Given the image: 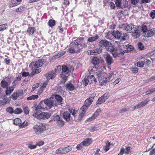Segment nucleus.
Listing matches in <instances>:
<instances>
[{"mask_svg":"<svg viewBox=\"0 0 155 155\" xmlns=\"http://www.w3.org/2000/svg\"><path fill=\"white\" fill-rule=\"evenodd\" d=\"M22 76L23 77H25L27 76H29V77H31V76H30V74H29L28 72H21Z\"/></svg>","mask_w":155,"mask_h":155,"instance_id":"4d7b16f0","label":"nucleus"},{"mask_svg":"<svg viewBox=\"0 0 155 155\" xmlns=\"http://www.w3.org/2000/svg\"><path fill=\"white\" fill-rule=\"evenodd\" d=\"M56 72V70L55 69L54 71H52L46 74L45 75L47 78V81H48L50 79L54 78L55 76Z\"/></svg>","mask_w":155,"mask_h":155,"instance_id":"9b49d317","label":"nucleus"},{"mask_svg":"<svg viewBox=\"0 0 155 155\" xmlns=\"http://www.w3.org/2000/svg\"><path fill=\"white\" fill-rule=\"evenodd\" d=\"M90 54L93 55L94 54H98L101 53L102 51V49L99 48H96L94 49H92L89 51Z\"/></svg>","mask_w":155,"mask_h":155,"instance_id":"6ab92c4d","label":"nucleus"},{"mask_svg":"<svg viewBox=\"0 0 155 155\" xmlns=\"http://www.w3.org/2000/svg\"><path fill=\"white\" fill-rule=\"evenodd\" d=\"M38 98V95H32L28 97L27 98V100H34L36 99H37Z\"/></svg>","mask_w":155,"mask_h":155,"instance_id":"c756f323","label":"nucleus"},{"mask_svg":"<svg viewBox=\"0 0 155 155\" xmlns=\"http://www.w3.org/2000/svg\"><path fill=\"white\" fill-rule=\"evenodd\" d=\"M61 69L62 73L61 74V77L63 79L62 81L65 82L67 80V77L70 74L71 71H74V68L72 67H71L70 68L68 67L65 65H63L62 66Z\"/></svg>","mask_w":155,"mask_h":155,"instance_id":"20e7f679","label":"nucleus"},{"mask_svg":"<svg viewBox=\"0 0 155 155\" xmlns=\"http://www.w3.org/2000/svg\"><path fill=\"white\" fill-rule=\"evenodd\" d=\"M44 103L48 106L49 108H51L53 106L54 101L50 99H45L41 101L39 104L35 107V114L36 115V113L40 111L41 110H44L45 109L42 107L43 104Z\"/></svg>","mask_w":155,"mask_h":155,"instance_id":"f03ea898","label":"nucleus"},{"mask_svg":"<svg viewBox=\"0 0 155 155\" xmlns=\"http://www.w3.org/2000/svg\"><path fill=\"white\" fill-rule=\"evenodd\" d=\"M7 28V24L0 25V31H3Z\"/></svg>","mask_w":155,"mask_h":155,"instance_id":"49530a36","label":"nucleus"},{"mask_svg":"<svg viewBox=\"0 0 155 155\" xmlns=\"http://www.w3.org/2000/svg\"><path fill=\"white\" fill-rule=\"evenodd\" d=\"M45 63L44 59H39L35 62H31L29 65V67L32 70V72L31 73L30 76H33L36 74L40 73L41 71V68L39 67H41Z\"/></svg>","mask_w":155,"mask_h":155,"instance_id":"f257e3e1","label":"nucleus"},{"mask_svg":"<svg viewBox=\"0 0 155 155\" xmlns=\"http://www.w3.org/2000/svg\"><path fill=\"white\" fill-rule=\"evenodd\" d=\"M128 110V109L126 107H124L119 110V113H122L127 111Z\"/></svg>","mask_w":155,"mask_h":155,"instance_id":"0e129e2a","label":"nucleus"},{"mask_svg":"<svg viewBox=\"0 0 155 155\" xmlns=\"http://www.w3.org/2000/svg\"><path fill=\"white\" fill-rule=\"evenodd\" d=\"M93 101L92 100L87 98L85 101L84 104L89 107L90 105L92 104Z\"/></svg>","mask_w":155,"mask_h":155,"instance_id":"7c9ffc66","label":"nucleus"},{"mask_svg":"<svg viewBox=\"0 0 155 155\" xmlns=\"http://www.w3.org/2000/svg\"><path fill=\"white\" fill-rule=\"evenodd\" d=\"M37 147L36 145H33L32 143H30L28 145V147L30 149H34Z\"/></svg>","mask_w":155,"mask_h":155,"instance_id":"864d4df0","label":"nucleus"},{"mask_svg":"<svg viewBox=\"0 0 155 155\" xmlns=\"http://www.w3.org/2000/svg\"><path fill=\"white\" fill-rule=\"evenodd\" d=\"M144 65V63L142 61L138 62L137 63V66L140 68L143 67Z\"/></svg>","mask_w":155,"mask_h":155,"instance_id":"c03bdc74","label":"nucleus"},{"mask_svg":"<svg viewBox=\"0 0 155 155\" xmlns=\"http://www.w3.org/2000/svg\"><path fill=\"white\" fill-rule=\"evenodd\" d=\"M153 35V32H152L151 29L147 30L145 32H143L142 36L145 37H151Z\"/></svg>","mask_w":155,"mask_h":155,"instance_id":"dca6fc26","label":"nucleus"},{"mask_svg":"<svg viewBox=\"0 0 155 155\" xmlns=\"http://www.w3.org/2000/svg\"><path fill=\"white\" fill-rule=\"evenodd\" d=\"M92 142V140L91 138H86L82 142L83 146H87L90 145Z\"/></svg>","mask_w":155,"mask_h":155,"instance_id":"2eb2a0df","label":"nucleus"},{"mask_svg":"<svg viewBox=\"0 0 155 155\" xmlns=\"http://www.w3.org/2000/svg\"><path fill=\"white\" fill-rule=\"evenodd\" d=\"M51 114L46 112H42L39 114L37 115L38 117L41 119L45 120L48 119L51 116Z\"/></svg>","mask_w":155,"mask_h":155,"instance_id":"f8f14e48","label":"nucleus"},{"mask_svg":"<svg viewBox=\"0 0 155 155\" xmlns=\"http://www.w3.org/2000/svg\"><path fill=\"white\" fill-rule=\"evenodd\" d=\"M138 31V30L136 28V27H135V25H133V26L132 27V28L130 30V33H133L134 32L136 31Z\"/></svg>","mask_w":155,"mask_h":155,"instance_id":"052dcab7","label":"nucleus"},{"mask_svg":"<svg viewBox=\"0 0 155 155\" xmlns=\"http://www.w3.org/2000/svg\"><path fill=\"white\" fill-rule=\"evenodd\" d=\"M101 112V109L100 108H99L97 109L93 115L96 118L97 117L99 114Z\"/></svg>","mask_w":155,"mask_h":155,"instance_id":"c9c22d12","label":"nucleus"},{"mask_svg":"<svg viewBox=\"0 0 155 155\" xmlns=\"http://www.w3.org/2000/svg\"><path fill=\"white\" fill-rule=\"evenodd\" d=\"M92 63L94 65H97L100 63V60L97 57H94L92 58Z\"/></svg>","mask_w":155,"mask_h":155,"instance_id":"4be33fe9","label":"nucleus"},{"mask_svg":"<svg viewBox=\"0 0 155 155\" xmlns=\"http://www.w3.org/2000/svg\"><path fill=\"white\" fill-rule=\"evenodd\" d=\"M12 96L13 97V99L14 100H16L17 98L18 97L17 93L16 92H14Z\"/></svg>","mask_w":155,"mask_h":155,"instance_id":"bf43d9fd","label":"nucleus"},{"mask_svg":"<svg viewBox=\"0 0 155 155\" xmlns=\"http://www.w3.org/2000/svg\"><path fill=\"white\" fill-rule=\"evenodd\" d=\"M89 106L84 104L83 106L81 107V109L82 110V113L85 114L87 109L88 108Z\"/></svg>","mask_w":155,"mask_h":155,"instance_id":"f704fd0d","label":"nucleus"},{"mask_svg":"<svg viewBox=\"0 0 155 155\" xmlns=\"http://www.w3.org/2000/svg\"><path fill=\"white\" fill-rule=\"evenodd\" d=\"M111 34L113 36H114L117 39H120V37H121L122 34L121 32L117 31H114L112 32Z\"/></svg>","mask_w":155,"mask_h":155,"instance_id":"f3484780","label":"nucleus"},{"mask_svg":"<svg viewBox=\"0 0 155 155\" xmlns=\"http://www.w3.org/2000/svg\"><path fill=\"white\" fill-rule=\"evenodd\" d=\"M69 112L74 117H75V114H76L77 111L75 110L74 109H68Z\"/></svg>","mask_w":155,"mask_h":155,"instance_id":"79ce46f5","label":"nucleus"},{"mask_svg":"<svg viewBox=\"0 0 155 155\" xmlns=\"http://www.w3.org/2000/svg\"><path fill=\"white\" fill-rule=\"evenodd\" d=\"M17 93L18 96L20 98H21L22 95H23V92L22 90L18 91L16 92Z\"/></svg>","mask_w":155,"mask_h":155,"instance_id":"5fc2aeb1","label":"nucleus"},{"mask_svg":"<svg viewBox=\"0 0 155 155\" xmlns=\"http://www.w3.org/2000/svg\"><path fill=\"white\" fill-rule=\"evenodd\" d=\"M72 148V147L70 146L63 147H60L56 150V153L58 154H65L71 151Z\"/></svg>","mask_w":155,"mask_h":155,"instance_id":"0eeeda50","label":"nucleus"},{"mask_svg":"<svg viewBox=\"0 0 155 155\" xmlns=\"http://www.w3.org/2000/svg\"><path fill=\"white\" fill-rule=\"evenodd\" d=\"M100 46L102 47H107V48L109 46H111L112 45L111 44H110L109 42L106 40L105 39H103L101 40L99 43Z\"/></svg>","mask_w":155,"mask_h":155,"instance_id":"ddd939ff","label":"nucleus"},{"mask_svg":"<svg viewBox=\"0 0 155 155\" xmlns=\"http://www.w3.org/2000/svg\"><path fill=\"white\" fill-rule=\"evenodd\" d=\"M84 114L81 112L79 114L78 118L76 120V121L79 122L81 121L82 118L84 116Z\"/></svg>","mask_w":155,"mask_h":155,"instance_id":"e433bc0d","label":"nucleus"},{"mask_svg":"<svg viewBox=\"0 0 155 155\" xmlns=\"http://www.w3.org/2000/svg\"><path fill=\"white\" fill-rule=\"evenodd\" d=\"M119 45V47L115 48L111 45V46L109 47L107 49L111 52L114 58H116L124 55V53L123 52V49Z\"/></svg>","mask_w":155,"mask_h":155,"instance_id":"7ed1b4c3","label":"nucleus"},{"mask_svg":"<svg viewBox=\"0 0 155 155\" xmlns=\"http://www.w3.org/2000/svg\"><path fill=\"white\" fill-rule=\"evenodd\" d=\"M150 17L153 18H155V10H153L150 14Z\"/></svg>","mask_w":155,"mask_h":155,"instance_id":"774afa93","label":"nucleus"},{"mask_svg":"<svg viewBox=\"0 0 155 155\" xmlns=\"http://www.w3.org/2000/svg\"><path fill=\"white\" fill-rule=\"evenodd\" d=\"M155 144H154L153 146L151 147L149 149V150H151L152 149V150L150 151V155H155V148L154 149H153V146Z\"/></svg>","mask_w":155,"mask_h":155,"instance_id":"3c124183","label":"nucleus"},{"mask_svg":"<svg viewBox=\"0 0 155 155\" xmlns=\"http://www.w3.org/2000/svg\"><path fill=\"white\" fill-rule=\"evenodd\" d=\"M106 61L108 65H110L114 62L112 58L109 54L105 58Z\"/></svg>","mask_w":155,"mask_h":155,"instance_id":"4468645a","label":"nucleus"},{"mask_svg":"<svg viewBox=\"0 0 155 155\" xmlns=\"http://www.w3.org/2000/svg\"><path fill=\"white\" fill-rule=\"evenodd\" d=\"M95 93H93L91 94H90L88 98L93 101L94 98L95 97Z\"/></svg>","mask_w":155,"mask_h":155,"instance_id":"13d9d810","label":"nucleus"},{"mask_svg":"<svg viewBox=\"0 0 155 155\" xmlns=\"http://www.w3.org/2000/svg\"><path fill=\"white\" fill-rule=\"evenodd\" d=\"M28 125V122L27 121H25L23 123L19 125L20 128H23L27 126Z\"/></svg>","mask_w":155,"mask_h":155,"instance_id":"09e8293b","label":"nucleus"},{"mask_svg":"<svg viewBox=\"0 0 155 155\" xmlns=\"http://www.w3.org/2000/svg\"><path fill=\"white\" fill-rule=\"evenodd\" d=\"M55 24V21L54 20L51 19L48 21L49 26L52 27L54 26Z\"/></svg>","mask_w":155,"mask_h":155,"instance_id":"a19ab883","label":"nucleus"},{"mask_svg":"<svg viewBox=\"0 0 155 155\" xmlns=\"http://www.w3.org/2000/svg\"><path fill=\"white\" fill-rule=\"evenodd\" d=\"M130 152V147H127L125 149L124 147H122L120 149V151L118 155H123L124 153L128 154Z\"/></svg>","mask_w":155,"mask_h":155,"instance_id":"9d476101","label":"nucleus"},{"mask_svg":"<svg viewBox=\"0 0 155 155\" xmlns=\"http://www.w3.org/2000/svg\"><path fill=\"white\" fill-rule=\"evenodd\" d=\"M96 118L92 115L91 117H89L86 120L87 122H88L94 120Z\"/></svg>","mask_w":155,"mask_h":155,"instance_id":"338daca9","label":"nucleus"},{"mask_svg":"<svg viewBox=\"0 0 155 155\" xmlns=\"http://www.w3.org/2000/svg\"><path fill=\"white\" fill-rule=\"evenodd\" d=\"M21 122V120L19 118H16L14 120V124L16 125L20 124Z\"/></svg>","mask_w":155,"mask_h":155,"instance_id":"473e14b6","label":"nucleus"},{"mask_svg":"<svg viewBox=\"0 0 155 155\" xmlns=\"http://www.w3.org/2000/svg\"><path fill=\"white\" fill-rule=\"evenodd\" d=\"M53 119L54 121H56L58 125L61 127H62L64 125V121L61 119L59 115L56 114H54L53 116Z\"/></svg>","mask_w":155,"mask_h":155,"instance_id":"1a4fd4ad","label":"nucleus"},{"mask_svg":"<svg viewBox=\"0 0 155 155\" xmlns=\"http://www.w3.org/2000/svg\"><path fill=\"white\" fill-rule=\"evenodd\" d=\"M22 111V110L20 108L17 107L14 110V114H21Z\"/></svg>","mask_w":155,"mask_h":155,"instance_id":"cd10ccee","label":"nucleus"},{"mask_svg":"<svg viewBox=\"0 0 155 155\" xmlns=\"http://www.w3.org/2000/svg\"><path fill=\"white\" fill-rule=\"evenodd\" d=\"M126 47H127V48L129 50L130 52L134 50V48L132 45H126Z\"/></svg>","mask_w":155,"mask_h":155,"instance_id":"e2e57ef3","label":"nucleus"},{"mask_svg":"<svg viewBox=\"0 0 155 155\" xmlns=\"http://www.w3.org/2000/svg\"><path fill=\"white\" fill-rule=\"evenodd\" d=\"M109 94L108 93H105L101 97L98 98L96 102V105H98L105 102V101L109 97Z\"/></svg>","mask_w":155,"mask_h":155,"instance_id":"6e6552de","label":"nucleus"},{"mask_svg":"<svg viewBox=\"0 0 155 155\" xmlns=\"http://www.w3.org/2000/svg\"><path fill=\"white\" fill-rule=\"evenodd\" d=\"M148 102L149 101L146 100L139 102L137 105V108H139L144 106H145L148 103Z\"/></svg>","mask_w":155,"mask_h":155,"instance_id":"a211bd4d","label":"nucleus"},{"mask_svg":"<svg viewBox=\"0 0 155 155\" xmlns=\"http://www.w3.org/2000/svg\"><path fill=\"white\" fill-rule=\"evenodd\" d=\"M66 89H68L70 91H73L74 89V86L70 82L68 83L65 86Z\"/></svg>","mask_w":155,"mask_h":155,"instance_id":"aec40b11","label":"nucleus"},{"mask_svg":"<svg viewBox=\"0 0 155 155\" xmlns=\"http://www.w3.org/2000/svg\"><path fill=\"white\" fill-rule=\"evenodd\" d=\"M110 78L109 77H108L107 78H105V79H104V78H102V81H101V82H103L105 84L107 83L108 82H109V80H110Z\"/></svg>","mask_w":155,"mask_h":155,"instance_id":"6e6d98bb","label":"nucleus"},{"mask_svg":"<svg viewBox=\"0 0 155 155\" xmlns=\"http://www.w3.org/2000/svg\"><path fill=\"white\" fill-rule=\"evenodd\" d=\"M89 77L88 76H86L84 78L83 81V83L85 86L87 85L89 82Z\"/></svg>","mask_w":155,"mask_h":155,"instance_id":"2f4dec72","label":"nucleus"},{"mask_svg":"<svg viewBox=\"0 0 155 155\" xmlns=\"http://www.w3.org/2000/svg\"><path fill=\"white\" fill-rule=\"evenodd\" d=\"M33 129L35 132L37 134H39L44 132L45 130L46 127L45 125L38 123L34 126Z\"/></svg>","mask_w":155,"mask_h":155,"instance_id":"423d86ee","label":"nucleus"},{"mask_svg":"<svg viewBox=\"0 0 155 155\" xmlns=\"http://www.w3.org/2000/svg\"><path fill=\"white\" fill-rule=\"evenodd\" d=\"M123 5L121 7L122 8H127L128 7V3L127 2L125 1L123 2Z\"/></svg>","mask_w":155,"mask_h":155,"instance_id":"603ef678","label":"nucleus"},{"mask_svg":"<svg viewBox=\"0 0 155 155\" xmlns=\"http://www.w3.org/2000/svg\"><path fill=\"white\" fill-rule=\"evenodd\" d=\"M110 145V143L108 141H107V143L106 144V145L103 147L104 150L106 152L109 149V146Z\"/></svg>","mask_w":155,"mask_h":155,"instance_id":"4c0bfd02","label":"nucleus"},{"mask_svg":"<svg viewBox=\"0 0 155 155\" xmlns=\"http://www.w3.org/2000/svg\"><path fill=\"white\" fill-rule=\"evenodd\" d=\"M7 103V99L5 98H4L3 100L0 101V107L4 105L5 104H6Z\"/></svg>","mask_w":155,"mask_h":155,"instance_id":"de8ad7c7","label":"nucleus"},{"mask_svg":"<svg viewBox=\"0 0 155 155\" xmlns=\"http://www.w3.org/2000/svg\"><path fill=\"white\" fill-rule=\"evenodd\" d=\"M121 0H116L115 4L117 7H120L121 6Z\"/></svg>","mask_w":155,"mask_h":155,"instance_id":"a18cd8bd","label":"nucleus"},{"mask_svg":"<svg viewBox=\"0 0 155 155\" xmlns=\"http://www.w3.org/2000/svg\"><path fill=\"white\" fill-rule=\"evenodd\" d=\"M34 28L33 27L28 28L27 31L29 34V35H31L33 34L34 33Z\"/></svg>","mask_w":155,"mask_h":155,"instance_id":"72a5a7b5","label":"nucleus"},{"mask_svg":"<svg viewBox=\"0 0 155 155\" xmlns=\"http://www.w3.org/2000/svg\"><path fill=\"white\" fill-rule=\"evenodd\" d=\"M133 25H129L126 27L125 25L124 24L123 25V27L125 28V30L129 31L130 32V30L132 28V27Z\"/></svg>","mask_w":155,"mask_h":155,"instance_id":"a878e982","label":"nucleus"},{"mask_svg":"<svg viewBox=\"0 0 155 155\" xmlns=\"http://www.w3.org/2000/svg\"><path fill=\"white\" fill-rule=\"evenodd\" d=\"M155 92V88H153L146 91L145 93L146 95L151 94Z\"/></svg>","mask_w":155,"mask_h":155,"instance_id":"58836bf2","label":"nucleus"},{"mask_svg":"<svg viewBox=\"0 0 155 155\" xmlns=\"http://www.w3.org/2000/svg\"><path fill=\"white\" fill-rule=\"evenodd\" d=\"M55 99L59 103H61L63 100L62 98L60 95H56L55 96Z\"/></svg>","mask_w":155,"mask_h":155,"instance_id":"c85d7f7f","label":"nucleus"},{"mask_svg":"<svg viewBox=\"0 0 155 155\" xmlns=\"http://www.w3.org/2000/svg\"><path fill=\"white\" fill-rule=\"evenodd\" d=\"M132 35L133 36L134 38H139L140 36V34L138 31H137L133 33L132 34Z\"/></svg>","mask_w":155,"mask_h":155,"instance_id":"ea45409f","label":"nucleus"},{"mask_svg":"<svg viewBox=\"0 0 155 155\" xmlns=\"http://www.w3.org/2000/svg\"><path fill=\"white\" fill-rule=\"evenodd\" d=\"M97 78L99 82H101L103 78V75L101 72H99L97 74Z\"/></svg>","mask_w":155,"mask_h":155,"instance_id":"37998d69","label":"nucleus"},{"mask_svg":"<svg viewBox=\"0 0 155 155\" xmlns=\"http://www.w3.org/2000/svg\"><path fill=\"white\" fill-rule=\"evenodd\" d=\"M70 45H73L68 49L69 51L71 53L80 52L82 49V45L79 42H78L77 40H74V42L71 43Z\"/></svg>","mask_w":155,"mask_h":155,"instance_id":"39448f33","label":"nucleus"},{"mask_svg":"<svg viewBox=\"0 0 155 155\" xmlns=\"http://www.w3.org/2000/svg\"><path fill=\"white\" fill-rule=\"evenodd\" d=\"M63 117L67 121L71 120V116L69 113L68 111L64 112V113Z\"/></svg>","mask_w":155,"mask_h":155,"instance_id":"412c9836","label":"nucleus"},{"mask_svg":"<svg viewBox=\"0 0 155 155\" xmlns=\"http://www.w3.org/2000/svg\"><path fill=\"white\" fill-rule=\"evenodd\" d=\"M6 111L7 112L11 114L14 113L13 108L11 107H7L6 109Z\"/></svg>","mask_w":155,"mask_h":155,"instance_id":"bb28decb","label":"nucleus"},{"mask_svg":"<svg viewBox=\"0 0 155 155\" xmlns=\"http://www.w3.org/2000/svg\"><path fill=\"white\" fill-rule=\"evenodd\" d=\"M138 48L140 50L143 49L144 46L141 42H139L138 44Z\"/></svg>","mask_w":155,"mask_h":155,"instance_id":"8fccbe9b","label":"nucleus"},{"mask_svg":"<svg viewBox=\"0 0 155 155\" xmlns=\"http://www.w3.org/2000/svg\"><path fill=\"white\" fill-rule=\"evenodd\" d=\"M66 53L65 51H62L60 53H58L57 55L56 56L57 58H59L62 56H63Z\"/></svg>","mask_w":155,"mask_h":155,"instance_id":"69168bd1","label":"nucleus"},{"mask_svg":"<svg viewBox=\"0 0 155 155\" xmlns=\"http://www.w3.org/2000/svg\"><path fill=\"white\" fill-rule=\"evenodd\" d=\"M0 85L3 88H6L8 87V82L4 80H2L1 81Z\"/></svg>","mask_w":155,"mask_h":155,"instance_id":"b1692460","label":"nucleus"},{"mask_svg":"<svg viewBox=\"0 0 155 155\" xmlns=\"http://www.w3.org/2000/svg\"><path fill=\"white\" fill-rule=\"evenodd\" d=\"M23 110L24 113L26 114H28L29 110V108L28 107H25L23 108Z\"/></svg>","mask_w":155,"mask_h":155,"instance_id":"680f3d73","label":"nucleus"},{"mask_svg":"<svg viewBox=\"0 0 155 155\" xmlns=\"http://www.w3.org/2000/svg\"><path fill=\"white\" fill-rule=\"evenodd\" d=\"M14 88L12 87H9L6 88L5 93L7 95H10L14 90Z\"/></svg>","mask_w":155,"mask_h":155,"instance_id":"5701e85b","label":"nucleus"},{"mask_svg":"<svg viewBox=\"0 0 155 155\" xmlns=\"http://www.w3.org/2000/svg\"><path fill=\"white\" fill-rule=\"evenodd\" d=\"M9 4V7L11 8L17 5H18V3L16 2L15 0H10Z\"/></svg>","mask_w":155,"mask_h":155,"instance_id":"393cba45","label":"nucleus"}]
</instances>
